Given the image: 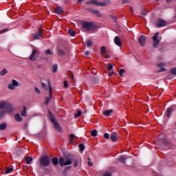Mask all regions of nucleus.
Listing matches in <instances>:
<instances>
[{"instance_id":"f257e3e1","label":"nucleus","mask_w":176,"mask_h":176,"mask_svg":"<svg viewBox=\"0 0 176 176\" xmlns=\"http://www.w3.org/2000/svg\"><path fill=\"white\" fill-rule=\"evenodd\" d=\"M109 3V0L100 2L97 0H89L87 2V5H96V6H107Z\"/></svg>"},{"instance_id":"f03ea898","label":"nucleus","mask_w":176,"mask_h":176,"mask_svg":"<svg viewBox=\"0 0 176 176\" xmlns=\"http://www.w3.org/2000/svg\"><path fill=\"white\" fill-rule=\"evenodd\" d=\"M72 162H74L73 157L66 158V161L63 157L59 159V164L60 167H63V166H69V164H72Z\"/></svg>"},{"instance_id":"7ed1b4c3","label":"nucleus","mask_w":176,"mask_h":176,"mask_svg":"<svg viewBox=\"0 0 176 176\" xmlns=\"http://www.w3.org/2000/svg\"><path fill=\"white\" fill-rule=\"evenodd\" d=\"M48 116L51 122H52V123L54 124V126L56 129V130H57V131H61V126H60V124H58L57 122H56L54 116H53V114H52V113H50V111H49Z\"/></svg>"},{"instance_id":"20e7f679","label":"nucleus","mask_w":176,"mask_h":176,"mask_svg":"<svg viewBox=\"0 0 176 176\" xmlns=\"http://www.w3.org/2000/svg\"><path fill=\"white\" fill-rule=\"evenodd\" d=\"M39 163L43 167H47V166L50 164V157H49V156H43L40 159Z\"/></svg>"},{"instance_id":"39448f33","label":"nucleus","mask_w":176,"mask_h":176,"mask_svg":"<svg viewBox=\"0 0 176 176\" xmlns=\"http://www.w3.org/2000/svg\"><path fill=\"white\" fill-rule=\"evenodd\" d=\"M48 89H49L50 96L49 97L45 98V105H47L50 102V100H52V82H50V80H48Z\"/></svg>"},{"instance_id":"423d86ee","label":"nucleus","mask_w":176,"mask_h":176,"mask_svg":"<svg viewBox=\"0 0 176 176\" xmlns=\"http://www.w3.org/2000/svg\"><path fill=\"white\" fill-rule=\"evenodd\" d=\"M82 27L83 28H85V30H87V31H91L92 30H94V25L89 22H83Z\"/></svg>"},{"instance_id":"0eeeda50","label":"nucleus","mask_w":176,"mask_h":176,"mask_svg":"<svg viewBox=\"0 0 176 176\" xmlns=\"http://www.w3.org/2000/svg\"><path fill=\"white\" fill-rule=\"evenodd\" d=\"M43 32H42V28H39L38 29V32L33 34L32 36V39L35 40V39H41V38H42V35H43Z\"/></svg>"},{"instance_id":"6e6552de","label":"nucleus","mask_w":176,"mask_h":176,"mask_svg":"<svg viewBox=\"0 0 176 176\" xmlns=\"http://www.w3.org/2000/svg\"><path fill=\"white\" fill-rule=\"evenodd\" d=\"M38 54H39V52H38L36 50H34L31 56H30V60H32V61H35L38 57Z\"/></svg>"},{"instance_id":"1a4fd4ad","label":"nucleus","mask_w":176,"mask_h":176,"mask_svg":"<svg viewBox=\"0 0 176 176\" xmlns=\"http://www.w3.org/2000/svg\"><path fill=\"white\" fill-rule=\"evenodd\" d=\"M166 24H167L166 21H164L162 19H160L157 20L156 25H157V28H160L162 27H166Z\"/></svg>"},{"instance_id":"9d476101","label":"nucleus","mask_w":176,"mask_h":176,"mask_svg":"<svg viewBox=\"0 0 176 176\" xmlns=\"http://www.w3.org/2000/svg\"><path fill=\"white\" fill-rule=\"evenodd\" d=\"M16 86H19V82L16 80H13L12 82L8 85V87L10 90H14Z\"/></svg>"},{"instance_id":"9b49d317","label":"nucleus","mask_w":176,"mask_h":176,"mask_svg":"<svg viewBox=\"0 0 176 176\" xmlns=\"http://www.w3.org/2000/svg\"><path fill=\"white\" fill-rule=\"evenodd\" d=\"M159 32H156L154 36H153V41L154 42L153 46L155 47L160 42V41L158 39L159 38Z\"/></svg>"},{"instance_id":"f8f14e48","label":"nucleus","mask_w":176,"mask_h":176,"mask_svg":"<svg viewBox=\"0 0 176 176\" xmlns=\"http://www.w3.org/2000/svg\"><path fill=\"white\" fill-rule=\"evenodd\" d=\"M119 139V135H118V133L116 132H113L111 133V141H118V140Z\"/></svg>"},{"instance_id":"ddd939ff","label":"nucleus","mask_w":176,"mask_h":176,"mask_svg":"<svg viewBox=\"0 0 176 176\" xmlns=\"http://www.w3.org/2000/svg\"><path fill=\"white\" fill-rule=\"evenodd\" d=\"M145 42H146V37L145 36H141L139 38V43L141 46H144L145 45Z\"/></svg>"},{"instance_id":"4468645a","label":"nucleus","mask_w":176,"mask_h":176,"mask_svg":"<svg viewBox=\"0 0 176 176\" xmlns=\"http://www.w3.org/2000/svg\"><path fill=\"white\" fill-rule=\"evenodd\" d=\"M114 43L117 46H119L120 47H122V40H120V38L118 36H116L114 38Z\"/></svg>"},{"instance_id":"2eb2a0df","label":"nucleus","mask_w":176,"mask_h":176,"mask_svg":"<svg viewBox=\"0 0 176 176\" xmlns=\"http://www.w3.org/2000/svg\"><path fill=\"white\" fill-rule=\"evenodd\" d=\"M6 112L7 113H11V112L13 111V106H12V104H10V103H7V106H6Z\"/></svg>"},{"instance_id":"dca6fc26","label":"nucleus","mask_w":176,"mask_h":176,"mask_svg":"<svg viewBox=\"0 0 176 176\" xmlns=\"http://www.w3.org/2000/svg\"><path fill=\"white\" fill-rule=\"evenodd\" d=\"M54 13H56L57 14H63V13H64V10L60 7H57L54 9Z\"/></svg>"},{"instance_id":"f3484780","label":"nucleus","mask_w":176,"mask_h":176,"mask_svg":"<svg viewBox=\"0 0 176 176\" xmlns=\"http://www.w3.org/2000/svg\"><path fill=\"white\" fill-rule=\"evenodd\" d=\"M158 68H161L157 72H164L166 71V68H164V65L163 63H160L157 65Z\"/></svg>"},{"instance_id":"a211bd4d","label":"nucleus","mask_w":176,"mask_h":176,"mask_svg":"<svg viewBox=\"0 0 176 176\" xmlns=\"http://www.w3.org/2000/svg\"><path fill=\"white\" fill-rule=\"evenodd\" d=\"M8 102H6L3 100L0 101V109H2L3 108H6V106L8 105Z\"/></svg>"},{"instance_id":"6ab92c4d","label":"nucleus","mask_w":176,"mask_h":176,"mask_svg":"<svg viewBox=\"0 0 176 176\" xmlns=\"http://www.w3.org/2000/svg\"><path fill=\"white\" fill-rule=\"evenodd\" d=\"M15 120H16V122H22L23 121V118H21V116L17 113L15 115Z\"/></svg>"},{"instance_id":"aec40b11","label":"nucleus","mask_w":176,"mask_h":176,"mask_svg":"<svg viewBox=\"0 0 176 176\" xmlns=\"http://www.w3.org/2000/svg\"><path fill=\"white\" fill-rule=\"evenodd\" d=\"M52 164L54 166H57V164H58V159L57 158V157H54L52 159Z\"/></svg>"},{"instance_id":"412c9836","label":"nucleus","mask_w":176,"mask_h":176,"mask_svg":"<svg viewBox=\"0 0 176 176\" xmlns=\"http://www.w3.org/2000/svg\"><path fill=\"white\" fill-rule=\"evenodd\" d=\"M21 115V116H23V117L27 116V107H23V110L22 111Z\"/></svg>"},{"instance_id":"4be33fe9","label":"nucleus","mask_w":176,"mask_h":176,"mask_svg":"<svg viewBox=\"0 0 176 176\" xmlns=\"http://www.w3.org/2000/svg\"><path fill=\"white\" fill-rule=\"evenodd\" d=\"M112 112H113V111H112V110H107V111L103 112V115H104L106 116H109V115H111V113H112Z\"/></svg>"},{"instance_id":"5701e85b","label":"nucleus","mask_w":176,"mask_h":176,"mask_svg":"<svg viewBox=\"0 0 176 176\" xmlns=\"http://www.w3.org/2000/svg\"><path fill=\"white\" fill-rule=\"evenodd\" d=\"M27 164H30L31 163V162H32V157H26L25 159Z\"/></svg>"},{"instance_id":"b1692460","label":"nucleus","mask_w":176,"mask_h":176,"mask_svg":"<svg viewBox=\"0 0 176 176\" xmlns=\"http://www.w3.org/2000/svg\"><path fill=\"white\" fill-rule=\"evenodd\" d=\"M171 112H173V108H169L167 109V117L170 118L171 116Z\"/></svg>"},{"instance_id":"393cba45","label":"nucleus","mask_w":176,"mask_h":176,"mask_svg":"<svg viewBox=\"0 0 176 176\" xmlns=\"http://www.w3.org/2000/svg\"><path fill=\"white\" fill-rule=\"evenodd\" d=\"M6 74H8V70H6V69H4L0 72V76H4V75H6Z\"/></svg>"},{"instance_id":"a878e982","label":"nucleus","mask_w":176,"mask_h":176,"mask_svg":"<svg viewBox=\"0 0 176 176\" xmlns=\"http://www.w3.org/2000/svg\"><path fill=\"white\" fill-rule=\"evenodd\" d=\"M97 134H98V131L96 129L93 130L91 132V135H92V137H97Z\"/></svg>"},{"instance_id":"bb28decb","label":"nucleus","mask_w":176,"mask_h":176,"mask_svg":"<svg viewBox=\"0 0 176 176\" xmlns=\"http://www.w3.org/2000/svg\"><path fill=\"white\" fill-rule=\"evenodd\" d=\"M126 159H127V157H126V156H124V155H122V156L120 157L119 162H125Z\"/></svg>"},{"instance_id":"cd10ccee","label":"nucleus","mask_w":176,"mask_h":176,"mask_svg":"<svg viewBox=\"0 0 176 176\" xmlns=\"http://www.w3.org/2000/svg\"><path fill=\"white\" fill-rule=\"evenodd\" d=\"M107 68L108 71H112V69H113V65H112L111 63H109L107 66Z\"/></svg>"},{"instance_id":"c85d7f7f","label":"nucleus","mask_w":176,"mask_h":176,"mask_svg":"<svg viewBox=\"0 0 176 176\" xmlns=\"http://www.w3.org/2000/svg\"><path fill=\"white\" fill-rule=\"evenodd\" d=\"M6 129V123H2L0 125V130H5Z\"/></svg>"},{"instance_id":"c756f323","label":"nucleus","mask_w":176,"mask_h":176,"mask_svg":"<svg viewBox=\"0 0 176 176\" xmlns=\"http://www.w3.org/2000/svg\"><path fill=\"white\" fill-rule=\"evenodd\" d=\"M105 50H107V48L104 46L101 47L100 48V54L101 55L105 53Z\"/></svg>"},{"instance_id":"7c9ffc66","label":"nucleus","mask_w":176,"mask_h":176,"mask_svg":"<svg viewBox=\"0 0 176 176\" xmlns=\"http://www.w3.org/2000/svg\"><path fill=\"white\" fill-rule=\"evenodd\" d=\"M69 34L72 36H75V30H69Z\"/></svg>"},{"instance_id":"2f4dec72","label":"nucleus","mask_w":176,"mask_h":176,"mask_svg":"<svg viewBox=\"0 0 176 176\" xmlns=\"http://www.w3.org/2000/svg\"><path fill=\"white\" fill-rule=\"evenodd\" d=\"M57 68H58L57 65H54L52 66V72H57Z\"/></svg>"},{"instance_id":"473e14b6","label":"nucleus","mask_w":176,"mask_h":176,"mask_svg":"<svg viewBox=\"0 0 176 176\" xmlns=\"http://www.w3.org/2000/svg\"><path fill=\"white\" fill-rule=\"evenodd\" d=\"M79 149L81 151H85V145L83 144H79Z\"/></svg>"},{"instance_id":"72a5a7b5","label":"nucleus","mask_w":176,"mask_h":176,"mask_svg":"<svg viewBox=\"0 0 176 176\" xmlns=\"http://www.w3.org/2000/svg\"><path fill=\"white\" fill-rule=\"evenodd\" d=\"M12 171H13V169L12 168H8L6 169V174H10V173H12Z\"/></svg>"},{"instance_id":"f704fd0d","label":"nucleus","mask_w":176,"mask_h":176,"mask_svg":"<svg viewBox=\"0 0 176 176\" xmlns=\"http://www.w3.org/2000/svg\"><path fill=\"white\" fill-rule=\"evenodd\" d=\"M91 45H93V42H91V40H87V46H88V47H90V46H91Z\"/></svg>"},{"instance_id":"c9c22d12","label":"nucleus","mask_w":176,"mask_h":176,"mask_svg":"<svg viewBox=\"0 0 176 176\" xmlns=\"http://www.w3.org/2000/svg\"><path fill=\"white\" fill-rule=\"evenodd\" d=\"M80 115H82V112H80V111H77V113H76L75 115H74V116H75V118H79V116H80Z\"/></svg>"},{"instance_id":"e433bc0d","label":"nucleus","mask_w":176,"mask_h":176,"mask_svg":"<svg viewBox=\"0 0 176 176\" xmlns=\"http://www.w3.org/2000/svg\"><path fill=\"white\" fill-rule=\"evenodd\" d=\"M125 71L124 69H121L119 72L120 76H123V74H124Z\"/></svg>"},{"instance_id":"4c0bfd02","label":"nucleus","mask_w":176,"mask_h":176,"mask_svg":"<svg viewBox=\"0 0 176 176\" xmlns=\"http://www.w3.org/2000/svg\"><path fill=\"white\" fill-rule=\"evenodd\" d=\"M41 85H42L43 89H44L45 90H47V85L45 84V82H42Z\"/></svg>"},{"instance_id":"58836bf2","label":"nucleus","mask_w":176,"mask_h":176,"mask_svg":"<svg viewBox=\"0 0 176 176\" xmlns=\"http://www.w3.org/2000/svg\"><path fill=\"white\" fill-rule=\"evenodd\" d=\"M102 57H104V58H109V55L108 54L104 53L102 54Z\"/></svg>"},{"instance_id":"ea45409f","label":"nucleus","mask_w":176,"mask_h":176,"mask_svg":"<svg viewBox=\"0 0 176 176\" xmlns=\"http://www.w3.org/2000/svg\"><path fill=\"white\" fill-rule=\"evenodd\" d=\"M104 138H106V140H109V134L106 133L104 134Z\"/></svg>"},{"instance_id":"a19ab883","label":"nucleus","mask_w":176,"mask_h":176,"mask_svg":"<svg viewBox=\"0 0 176 176\" xmlns=\"http://www.w3.org/2000/svg\"><path fill=\"white\" fill-rule=\"evenodd\" d=\"M8 31H9V28L3 29V30L1 31V34H3L5 32H8Z\"/></svg>"},{"instance_id":"79ce46f5","label":"nucleus","mask_w":176,"mask_h":176,"mask_svg":"<svg viewBox=\"0 0 176 176\" xmlns=\"http://www.w3.org/2000/svg\"><path fill=\"white\" fill-rule=\"evenodd\" d=\"M171 74L176 75V67L171 69Z\"/></svg>"},{"instance_id":"37998d69","label":"nucleus","mask_w":176,"mask_h":176,"mask_svg":"<svg viewBox=\"0 0 176 176\" xmlns=\"http://www.w3.org/2000/svg\"><path fill=\"white\" fill-rule=\"evenodd\" d=\"M5 116V113L3 111H0V119H2Z\"/></svg>"},{"instance_id":"c03bdc74","label":"nucleus","mask_w":176,"mask_h":176,"mask_svg":"<svg viewBox=\"0 0 176 176\" xmlns=\"http://www.w3.org/2000/svg\"><path fill=\"white\" fill-rule=\"evenodd\" d=\"M69 138H71V140L74 139V138H76V140H78V137H75L74 134H71L69 135Z\"/></svg>"},{"instance_id":"a18cd8bd","label":"nucleus","mask_w":176,"mask_h":176,"mask_svg":"<svg viewBox=\"0 0 176 176\" xmlns=\"http://www.w3.org/2000/svg\"><path fill=\"white\" fill-rule=\"evenodd\" d=\"M35 92L37 94H41V91L39 90V89H38V87H35Z\"/></svg>"},{"instance_id":"49530a36","label":"nucleus","mask_w":176,"mask_h":176,"mask_svg":"<svg viewBox=\"0 0 176 176\" xmlns=\"http://www.w3.org/2000/svg\"><path fill=\"white\" fill-rule=\"evenodd\" d=\"M46 54H52V51L50 50H47L45 51Z\"/></svg>"},{"instance_id":"de8ad7c7","label":"nucleus","mask_w":176,"mask_h":176,"mask_svg":"<svg viewBox=\"0 0 176 176\" xmlns=\"http://www.w3.org/2000/svg\"><path fill=\"white\" fill-rule=\"evenodd\" d=\"M84 54H85V56H89V54H90V52L89 51H85L84 52Z\"/></svg>"},{"instance_id":"09e8293b","label":"nucleus","mask_w":176,"mask_h":176,"mask_svg":"<svg viewBox=\"0 0 176 176\" xmlns=\"http://www.w3.org/2000/svg\"><path fill=\"white\" fill-rule=\"evenodd\" d=\"M64 87H68V82L67 81H64Z\"/></svg>"},{"instance_id":"8fccbe9b","label":"nucleus","mask_w":176,"mask_h":176,"mask_svg":"<svg viewBox=\"0 0 176 176\" xmlns=\"http://www.w3.org/2000/svg\"><path fill=\"white\" fill-rule=\"evenodd\" d=\"M78 166V160H74V167H76Z\"/></svg>"},{"instance_id":"3c124183","label":"nucleus","mask_w":176,"mask_h":176,"mask_svg":"<svg viewBox=\"0 0 176 176\" xmlns=\"http://www.w3.org/2000/svg\"><path fill=\"white\" fill-rule=\"evenodd\" d=\"M103 176H112V175H111V173H105Z\"/></svg>"},{"instance_id":"603ef678","label":"nucleus","mask_w":176,"mask_h":176,"mask_svg":"<svg viewBox=\"0 0 176 176\" xmlns=\"http://www.w3.org/2000/svg\"><path fill=\"white\" fill-rule=\"evenodd\" d=\"M88 164H89V166L90 167H91V166H93V162H88Z\"/></svg>"},{"instance_id":"864d4df0","label":"nucleus","mask_w":176,"mask_h":176,"mask_svg":"<svg viewBox=\"0 0 176 176\" xmlns=\"http://www.w3.org/2000/svg\"><path fill=\"white\" fill-rule=\"evenodd\" d=\"M112 75H113V72L109 73V76H112Z\"/></svg>"},{"instance_id":"5fc2aeb1","label":"nucleus","mask_w":176,"mask_h":176,"mask_svg":"<svg viewBox=\"0 0 176 176\" xmlns=\"http://www.w3.org/2000/svg\"><path fill=\"white\" fill-rule=\"evenodd\" d=\"M173 0H166V2L169 3V2L172 1Z\"/></svg>"},{"instance_id":"6e6d98bb","label":"nucleus","mask_w":176,"mask_h":176,"mask_svg":"<svg viewBox=\"0 0 176 176\" xmlns=\"http://www.w3.org/2000/svg\"><path fill=\"white\" fill-rule=\"evenodd\" d=\"M82 1H83V0H78V3L82 2Z\"/></svg>"},{"instance_id":"4d7b16f0","label":"nucleus","mask_w":176,"mask_h":176,"mask_svg":"<svg viewBox=\"0 0 176 176\" xmlns=\"http://www.w3.org/2000/svg\"><path fill=\"white\" fill-rule=\"evenodd\" d=\"M126 2H127V0H123L124 3H126Z\"/></svg>"},{"instance_id":"13d9d810","label":"nucleus","mask_w":176,"mask_h":176,"mask_svg":"<svg viewBox=\"0 0 176 176\" xmlns=\"http://www.w3.org/2000/svg\"><path fill=\"white\" fill-rule=\"evenodd\" d=\"M126 2H127V0H123L124 3H126Z\"/></svg>"},{"instance_id":"bf43d9fd","label":"nucleus","mask_w":176,"mask_h":176,"mask_svg":"<svg viewBox=\"0 0 176 176\" xmlns=\"http://www.w3.org/2000/svg\"><path fill=\"white\" fill-rule=\"evenodd\" d=\"M113 19L114 20V21H116V18L113 17Z\"/></svg>"},{"instance_id":"052dcab7","label":"nucleus","mask_w":176,"mask_h":176,"mask_svg":"<svg viewBox=\"0 0 176 176\" xmlns=\"http://www.w3.org/2000/svg\"><path fill=\"white\" fill-rule=\"evenodd\" d=\"M95 13H97V14H98V11H95Z\"/></svg>"},{"instance_id":"680f3d73","label":"nucleus","mask_w":176,"mask_h":176,"mask_svg":"<svg viewBox=\"0 0 176 176\" xmlns=\"http://www.w3.org/2000/svg\"><path fill=\"white\" fill-rule=\"evenodd\" d=\"M70 142H73V140H70Z\"/></svg>"},{"instance_id":"e2e57ef3","label":"nucleus","mask_w":176,"mask_h":176,"mask_svg":"<svg viewBox=\"0 0 176 176\" xmlns=\"http://www.w3.org/2000/svg\"><path fill=\"white\" fill-rule=\"evenodd\" d=\"M72 78L74 79V76H72Z\"/></svg>"},{"instance_id":"0e129e2a","label":"nucleus","mask_w":176,"mask_h":176,"mask_svg":"<svg viewBox=\"0 0 176 176\" xmlns=\"http://www.w3.org/2000/svg\"><path fill=\"white\" fill-rule=\"evenodd\" d=\"M131 10H132V12H133V8H131Z\"/></svg>"}]
</instances>
